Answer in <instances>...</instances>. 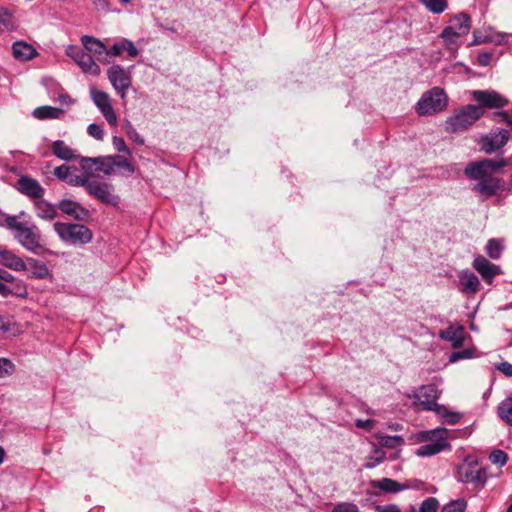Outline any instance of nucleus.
I'll return each instance as SVG.
<instances>
[{"mask_svg":"<svg viewBox=\"0 0 512 512\" xmlns=\"http://www.w3.org/2000/svg\"><path fill=\"white\" fill-rule=\"evenodd\" d=\"M505 165L503 159H484L468 163L464 173L469 179L477 181L472 190L479 193L483 199H487L497 194L500 189V180L494 177V174Z\"/></svg>","mask_w":512,"mask_h":512,"instance_id":"nucleus-1","label":"nucleus"},{"mask_svg":"<svg viewBox=\"0 0 512 512\" xmlns=\"http://www.w3.org/2000/svg\"><path fill=\"white\" fill-rule=\"evenodd\" d=\"M14 239L27 251L37 254L43 248L41 232L35 224L21 222L11 224Z\"/></svg>","mask_w":512,"mask_h":512,"instance_id":"nucleus-2","label":"nucleus"},{"mask_svg":"<svg viewBox=\"0 0 512 512\" xmlns=\"http://www.w3.org/2000/svg\"><path fill=\"white\" fill-rule=\"evenodd\" d=\"M483 116V110L476 105H467L447 118L445 121V131L448 133H458L468 129L477 120Z\"/></svg>","mask_w":512,"mask_h":512,"instance_id":"nucleus-3","label":"nucleus"},{"mask_svg":"<svg viewBox=\"0 0 512 512\" xmlns=\"http://www.w3.org/2000/svg\"><path fill=\"white\" fill-rule=\"evenodd\" d=\"M447 437L448 430L441 427L420 432L418 439L420 441H427L429 443L419 447L416 451V455L421 457H428L440 453L445 448L449 447Z\"/></svg>","mask_w":512,"mask_h":512,"instance_id":"nucleus-4","label":"nucleus"},{"mask_svg":"<svg viewBox=\"0 0 512 512\" xmlns=\"http://www.w3.org/2000/svg\"><path fill=\"white\" fill-rule=\"evenodd\" d=\"M53 227L62 241L72 245H84L93 238L92 231L82 224L56 222Z\"/></svg>","mask_w":512,"mask_h":512,"instance_id":"nucleus-5","label":"nucleus"},{"mask_svg":"<svg viewBox=\"0 0 512 512\" xmlns=\"http://www.w3.org/2000/svg\"><path fill=\"white\" fill-rule=\"evenodd\" d=\"M448 104V97L443 89L434 87L425 92L416 104L419 115H434L443 111Z\"/></svg>","mask_w":512,"mask_h":512,"instance_id":"nucleus-6","label":"nucleus"},{"mask_svg":"<svg viewBox=\"0 0 512 512\" xmlns=\"http://www.w3.org/2000/svg\"><path fill=\"white\" fill-rule=\"evenodd\" d=\"M471 28V19L468 14L460 13L452 17L449 25L442 31L440 37L449 44L455 43L456 39L465 36Z\"/></svg>","mask_w":512,"mask_h":512,"instance_id":"nucleus-7","label":"nucleus"},{"mask_svg":"<svg viewBox=\"0 0 512 512\" xmlns=\"http://www.w3.org/2000/svg\"><path fill=\"white\" fill-rule=\"evenodd\" d=\"M489 475L486 468H478L476 463L464 462L458 467V479L467 484L484 487Z\"/></svg>","mask_w":512,"mask_h":512,"instance_id":"nucleus-8","label":"nucleus"},{"mask_svg":"<svg viewBox=\"0 0 512 512\" xmlns=\"http://www.w3.org/2000/svg\"><path fill=\"white\" fill-rule=\"evenodd\" d=\"M409 397L416 399L417 405L421 409L441 413L440 405L437 404L439 392L435 385L430 384L422 386L418 391H415L412 395H409Z\"/></svg>","mask_w":512,"mask_h":512,"instance_id":"nucleus-9","label":"nucleus"},{"mask_svg":"<svg viewBox=\"0 0 512 512\" xmlns=\"http://www.w3.org/2000/svg\"><path fill=\"white\" fill-rule=\"evenodd\" d=\"M66 55L73 59L84 73L94 76L100 74V67L93 57L80 47L69 45L66 49Z\"/></svg>","mask_w":512,"mask_h":512,"instance_id":"nucleus-10","label":"nucleus"},{"mask_svg":"<svg viewBox=\"0 0 512 512\" xmlns=\"http://www.w3.org/2000/svg\"><path fill=\"white\" fill-rule=\"evenodd\" d=\"M107 76L113 88L119 96L124 99L131 86L130 72L125 70L121 65L114 64L109 67Z\"/></svg>","mask_w":512,"mask_h":512,"instance_id":"nucleus-11","label":"nucleus"},{"mask_svg":"<svg viewBox=\"0 0 512 512\" xmlns=\"http://www.w3.org/2000/svg\"><path fill=\"white\" fill-rule=\"evenodd\" d=\"M90 95L94 104L100 110L108 124L111 126H116L117 115L112 107L111 98L108 93L98 90L95 87H91Z\"/></svg>","mask_w":512,"mask_h":512,"instance_id":"nucleus-12","label":"nucleus"},{"mask_svg":"<svg viewBox=\"0 0 512 512\" xmlns=\"http://www.w3.org/2000/svg\"><path fill=\"white\" fill-rule=\"evenodd\" d=\"M473 100H475L483 111L485 109H498L507 105L508 101L495 90H474L471 93Z\"/></svg>","mask_w":512,"mask_h":512,"instance_id":"nucleus-13","label":"nucleus"},{"mask_svg":"<svg viewBox=\"0 0 512 512\" xmlns=\"http://www.w3.org/2000/svg\"><path fill=\"white\" fill-rule=\"evenodd\" d=\"M87 192L104 204L116 206L119 197L113 193V186L107 182L92 180Z\"/></svg>","mask_w":512,"mask_h":512,"instance_id":"nucleus-14","label":"nucleus"},{"mask_svg":"<svg viewBox=\"0 0 512 512\" xmlns=\"http://www.w3.org/2000/svg\"><path fill=\"white\" fill-rule=\"evenodd\" d=\"M509 140V132L505 129H497L491 131L485 136H482L479 140L481 150L487 154H491L494 151L502 148Z\"/></svg>","mask_w":512,"mask_h":512,"instance_id":"nucleus-15","label":"nucleus"},{"mask_svg":"<svg viewBox=\"0 0 512 512\" xmlns=\"http://www.w3.org/2000/svg\"><path fill=\"white\" fill-rule=\"evenodd\" d=\"M16 188L21 194L36 200L42 198L45 193V189L36 179L25 175L19 177Z\"/></svg>","mask_w":512,"mask_h":512,"instance_id":"nucleus-16","label":"nucleus"},{"mask_svg":"<svg viewBox=\"0 0 512 512\" xmlns=\"http://www.w3.org/2000/svg\"><path fill=\"white\" fill-rule=\"evenodd\" d=\"M473 267L489 284L492 283V280L496 275L501 273V269L498 265L491 263L483 256L475 257Z\"/></svg>","mask_w":512,"mask_h":512,"instance_id":"nucleus-17","label":"nucleus"},{"mask_svg":"<svg viewBox=\"0 0 512 512\" xmlns=\"http://www.w3.org/2000/svg\"><path fill=\"white\" fill-rule=\"evenodd\" d=\"M57 207L66 215L73 217L76 220H86L89 216V211L81 204L70 199L61 200Z\"/></svg>","mask_w":512,"mask_h":512,"instance_id":"nucleus-18","label":"nucleus"},{"mask_svg":"<svg viewBox=\"0 0 512 512\" xmlns=\"http://www.w3.org/2000/svg\"><path fill=\"white\" fill-rule=\"evenodd\" d=\"M0 264L16 272L27 270V264L24 259L16 255L13 251L1 247Z\"/></svg>","mask_w":512,"mask_h":512,"instance_id":"nucleus-19","label":"nucleus"},{"mask_svg":"<svg viewBox=\"0 0 512 512\" xmlns=\"http://www.w3.org/2000/svg\"><path fill=\"white\" fill-rule=\"evenodd\" d=\"M439 338H441L442 340L451 342V344L454 348H459L463 345L464 339H465L464 327L461 325L456 326V327L449 326L447 329L441 330L439 332Z\"/></svg>","mask_w":512,"mask_h":512,"instance_id":"nucleus-20","label":"nucleus"},{"mask_svg":"<svg viewBox=\"0 0 512 512\" xmlns=\"http://www.w3.org/2000/svg\"><path fill=\"white\" fill-rule=\"evenodd\" d=\"M123 52H127V57L132 59L139 55V50L135 47L134 43L128 39H122L121 41L113 44L108 49L107 56H120Z\"/></svg>","mask_w":512,"mask_h":512,"instance_id":"nucleus-21","label":"nucleus"},{"mask_svg":"<svg viewBox=\"0 0 512 512\" xmlns=\"http://www.w3.org/2000/svg\"><path fill=\"white\" fill-rule=\"evenodd\" d=\"M81 43L89 54L92 53L94 56L98 57L99 60H101L100 57L102 55L107 56L108 48L99 39L85 35L81 37Z\"/></svg>","mask_w":512,"mask_h":512,"instance_id":"nucleus-22","label":"nucleus"},{"mask_svg":"<svg viewBox=\"0 0 512 512\" xmlns=\"http://www.w3.org/2000/svg\"><path fill=\"white\" fill-rule=\"evenodd\" d=\"M12 53L19 61H28L38 55L34 46L23 41H17L12 45Z\"/></svg>","mask_w":512,"mask_h":512,"instance_id":"nucleus-23","label":"nucleus"},{"mask_svg":"<svg viewBox=\"0 0 512 512\" xmlns=\"http://www.w3.org/2000/svg\"><path fill=\"white\" fill-rule=\"evenodd\" d=\"M370 486L386 493H398L408 488V486L401 484L391 478L372 480L370 482Z\"/></svg>","mask_w":512,"mask_h":512,"instance_id":"nucleus-24","label":"nucleus"},{"mask_svg":"<svg viewBox=\"0 0 512 512\" xmlns=\"http://www.w3.org/2000/svg\"><path fill=\"white\" fill-rule=\"evenodd\" d=\"M53 154L64 161H73L79 158L77 152L70 148L64 141L56 140L52 143Z\"/></svg>","mask_w":512,"mask_h":512,"instance_id":"nucleus-25","label":"nucleus"},{"mask_svg":"<svg viewBox=\"0 0 512 512\" xmlns=\"http://www.w3.org/2000/svg\"><path fill=\"white\" fill-rule=\"evenodd\" d=\"M459 282L462 286V293L474 294L478 291L480 281L478 277L469 271H463L459 274Z\"/></svg>","mask_w":512,"mask_h":512,"instance_id":"nucleus-26","label":"nucleus"},{"mask_svg":"<svg viewBox=\"0 0 512 512\" xmlns=\"http://www.w3.org/2000/svg\"><path fill=\"white\" fill-rule=\"evenodd\" d=\"M34 207L36 215L43 220L51 221L57 216L56 207L42 198L34 202Z\"/></svg>","mask_w":512,"mask_h":512,"instance_id":"nucleus-27","label":"nucleus"},{"mask_svg":"<svg viewBox=\"0 0 512 512\" xmlns=\"http://www.w3.org/2000/svg\"><path fill=\"white\" fill-rule=\"evenodd\" d=\"M27 264V270L29 269L31 272V277L37 278V279H45L49 275V269L47 265L39 261L35 258L28 257L26 259Z\"/></svg>","mask_w":512,"mask_h":512,"instance_id":"nucleus-28","label":"nucleus"},{"mask_svg":"<svg viewBox=\"0 0 512 512\" xmlns=\"http://www.w3.org/2000/svg\"><path fill=\"white\" fill-rule=\"evenodd\" d=\"M64 114V110L52 106H40L33 110L32 115L36 119H59Z\"/></svg>","mask_w":512,"mask_h":512,"instance_id":"nucleus-29","label":"nucleus"},{"mask_svg":"<svg viewBox=\"0 0 512 512\" xmlns=\"http://www.w3.org/2000/svg\"><path fill=\"white\" fill-rule=\"evenodd\" d=\"M108 159L111 160L113 172H115V168L122 169L129 175L133 174L135 171L133 164L129 161L127 157L121 155H111L108 156Z\"/></svg>","mask_w":512,"mask_h":512,"instance_id":"nucleus-30","label":"nucleus"},{"mask_svg":"<svg viewBox=\"0 0 512 512\" xmlns=\"http://www.w3.org/2000/svg\"><path fill=\"white\" fill-rule=\"evenodd\" d=\"M499 417L512 426V397L503 400L497 408Z\"/></svg>","mask_w":512,"mask_h":512,"instance_id":"nucleus-31","label":"nucleus"},{"mask_svg":"<svg viewBox=\"0 0 512 512\" xmlns=\"http://www.w3.org/2000/svg\"><path fill=\"white\" fill-rule=\"evenodd\" d=\"M376 438L378 439L379 445L381 447H386V448H390V449L400 447L404 444L403 437L398 436V435H394V436L377 435Z\"/></svg>","mask_w":512,"mask_h":512,"instance_id":"nucleus-32","label":"nucleus"},{"mask_svg":"<svg viewBox=\"0 0 512 512\" xmlns=\"http://www.w3.org/2000/svg\"><path fill=\"white\" fill-rule=\"evenodd\" d=\"M430 12L440 14L448 6L447 0H419Z\"/></svg>","mask_w":512,"mask_h":512,"instance_id":"nucleus-33","label":"nucleus"},{"mask_svg":"<svg viewBox=\"0 0 512 512\" xmlns=\"http://www.w3.org/2000/svg\"><path fill=\"white\" fill-rule=\"evenodd\" d=\"M386 458V453L378 448L375 447L373 454L368 457L367 462L365 463V468L372 469L375 468L377 465L381 464Z\"/></svg>","mask_w":512,"mask_h":512,"instance_id":"nucleus-34","label":"nucleus"},{"mask_svg":"<svg viewBox=\"0 0 512 512\" xmlns=\"http://www.w3.org/2000/svg\"><path fill=\"white\" fill-rule=\"evenodd\" d=\"M439 502L434 497H428L422 501L418 509L411 508V512H437Z\"/></svg>","mask_w":512,"mask_h":512,"instance_id":"nucleus-35","label":"nucleus"},{"mask_svg":"<svg viewBox=\"0 0 512 512\" xmlns=\"http://www.w3.org/2000/svg\"><path fill=\"white\" fill-rule=\"evenodd\" d=\"M503 251V245L496 239H490L486 245V252L492 259H499Z\"/></svg>","mask_w":512,"mask_h":512,"instance_id":"nucleus-36","label":"nucleus"},{"mask_svg":"<svg viewBox=\"0 0 512 512\" xmlns=\"http://www.w3.org/2000/svg\"><path fill=\"white\" fill-rule=\"evenodd\" d=\"M96 159V167L95 172H102L105 175H112L113 168L111 165V160L108 159V156L106 157H95Z\"/></svg>","mask_w":512,"mask_h":512,"instance_id":"nucleus-37","label":"nucleus"},{"mask_svg":"<svg viewBox=\"0 0 512 512\" xmlns=\"http://www.w3.org/2000/svg\"><path fill=\"white\" fill-rule=\"evenodd\" d=\"M467 503L464 499L452 500L441 509V512H465Z\"/></svg>","mask_w":512,"mask_h":512,"instance_id":"nucleus-38","label":"nucleus"},{"mask_svg":"<svg viewBox=\"0 0 512 512\" xmlns=\"http://www.w3.org/2000/svg\"><path fill=\"white\" fill-rule=\"evenodd\" d=\"M91 181L92 180H90L89 177L85 174L80 175V174H75V173L71 172V174L67 180V183L69 185H73V186L84 187L87 190L88 185L91 183Z\"/></svg>","mask_w":512,"mask_h":512,"instance_id":"nucleus-39","label":"nucleus"},{"mask_svg":"<svg viewBox=\"0 0 512 512\" xmlns=\"http://www.w3.org/2000/svg\"><path fill=\"white\" fill-rule=\"evenodd\" d=\"M14 372V363L7 358H0V378L11 376Z\"/></svg>","mask_w":512,"mask_h":512,"instance_id":"nucleus-40","label":"nucleus"},{"mask_svg":"<svg viewBox=\"0 0 512 512\" xmlns=\"http://www.w3.org/2000/svg\"><path fill=\"white\" fill-rule=\"evenodd\" d=\"M25 214L24 211L20 212L19 215H8L0 210V226L6 227L11 230L12 225L16 222L17 219H20L21 216Z\"/></svg>","mask_w":512,"mask_h":512,"instance_id":"nucleus-41","label":"nucleus"},{"mask_svg":"<svg viewBox=\"0 0 512 512\" xmlns=\"http://www.w3.org/2000/svg\"><path fill=\"white\" fill-rule=\"evenodd\" d=\"M489 460L500 467L504 466L508 461V455L502 450H494L489 456Z\"/></svg>","mask_w":512,"mask_h":512,"instance_id":"nucleus-42","label":"nucleus"},{"mask_svg":"<svg viewBox=\"0 0 512 512\" xmlns=\"http://www.w3.org/2000/svg\"><path fill=\"white\" fill-rule=\"evenodd\" d=\"M77 169L75 167H70V166H67V165H60L58 167H56L54 169V175L59 179V180H62V181H66L68 180L71 172L73 171H76Z\"/></svg>","mask_w":512,"mask_h":512,"instance_id":"nucleus-43","label":"nucleus"},{"mask_svg":"<svg viewBox=\"0 0 512 512\" xmlns=\"http://www.w3.org/2000/svg\"><path fill=\"white\" fill-rule=\"evenodd\" d=\"M80 166L81 169L85 172V175L89 177V175H92L95 172L96 167V159L90 158V157H82L80 159Z\"/></svg>","mask_w":512,"mask_h":512,"instance_id":"nucleus-44","label":"nucleus"},{"mask_svg":"<svg viewBox=\"0 0 512 512\" xmlns=\"http://www.w3.org/2000/svg\"><path fill=\"white\" fill-rule=\"evenodd\" d=\"M112 144H113L114 149L118 153H124L127 156H131L132 155L131 150L127 147V145H126V143H125L123 138L118 137V136H113L112 137Z\"/></svg>","mask_w":512,"mask_h":512,"instance_id":"nucleus-45","label":"nucleus"},{"mask_svg":"<svg viewBox=\"0 0 512 512\" xmlns=\"http://www.w3.org/2000/svg\"><path fill=\"white\" fill-rule=\"evenodd\" d=\"M441 408V413H438L441 417L444 418V420L450 424V425H454L456 424L459 420H460V417L461 415L459 413H455V412H450L448 411L445 407L443 406H440Z\"/></svg>","mask_w":512,"mask_h":512,"instance_id":"nucleus-46","label":"nucleus"},{"mask_svg":"<svg viewBox=\"0 0 512 512\" xmlns=\"http://www.w3.org/2000/svg\"><path fill=\"white\" fill-rule=\"evenodd\" d=\"M0 24L6 28H11L12 24V13L5 7L0 6Z\"/></svg>","mask_w":512,"mask_h":512,"instance_id":"nucleus-47","label":"nucleus"},{"mask_svg":"<svg viewBox=\"0 0 512 512\" xmlns=\"http://www.w3.org/2000/svg\"><path fill=\"white\" fill-rule=\"evenodd\" d=\"M87 133L96 140H102L104 137L103 128L96 123H92L88 126Z\"/></svg>","mask_w":512,"mask_h":512,"instance_id":"nucleus-48","label":"nucleus"},{"mask_svg":"<svg viewBox=\"0 0 512 512\" xmlns=\"http://www.w3.org/2000/svg\"><path fill=\"white\" fill-rule=\"evenodd\" d=\"M332 512H359V508L352 503H339L332 509Z\"/></svg>","mask_w":512,"mask_h":512,"instance_id":"nucleus-49","label":"nucleus"},{"mask_svg":"<svg viewBox=\"0 0 512 512\" xmlns=\"http://www.w3.org/2000/svg\"><path fill=\"white\" fill-rule=\"evenodd\" d=\"M471 357H472V351L470 349H464L461 351L453 352L450 355L449 360H450V362H456L458 360L469 359Z\"/></svg>","mask_w":512,"mask_h":512,"instance_id":"nucleus-50","label":"nucleus"},{"mask_svg":"<svg viewBox=\"0 0 512 512\" xmlns=\"http://www.w3.org/2000/svg\"><path fill=\"white\" fill-rule=\"evenodd\" d=\"M376 421L374 419H356L355 420V426L357 428H360V429H363V430H366V431H371L375 425Z\"/></svg>","mask_w":512,"mask_h":512,"instance_id":"nucleus-51","label":"nucleus"},{"mask_svg":"<svg viewBox=\"0 0 512 512\" xmlns=\"http://www.w3.org/2000/svg\"><path fill=\"white\" fill-rule=\"evenodd\" d=\"M12 295L23 299L27 298L28 291L26 285L23 282L17 283L15 291H12Z\"/></svg>","mask_w":512,"mask_h":512,"instance_id":"nucleus-52","label":"nucleus"},{"mask_svg":"<svg viewBox=\"0 0 512 512\" xmlns=\"http://www.w3.org/2000/svg\"><path fill=\"white\" fill-rule=\"evenodd\" d=\"M375 512H401V509L396 504L377 505Z\"/></svg>","mask_w":512,"mask_h":512,"instance_id":"nucleus-53","label":"nucleus"},{"mask_svg":"<svg viewBox=\"0 0 512 512\" xmlns=\"http://www.w3.org/2000/svg\"><path fill=\"white\" fill-rule=\"evenodd\" d=\"M492 120L497 123H506L508 125L509 114L506 111L495 112L492 115Z\"/></svg>","mask_w":512,"mask_h":512,"instance_id":"nucleus-54","label":"nucleus"},{"mask_svg":"<svg viewBox=\"0 0 512 512\" xmlns=\"http://www.w3.org/2000/svg\"><path fill=\"white\" fill-rule=\"evenodd\" d=\"M492 54L489 52H482L478 54L477 62L480 66H488L491 62Z\"/></svg>","mask_w":512,"mask_h":512,"instance_id":"nucleus-55","label":"nucleus"},{"mask_svg":"<svg viewBox=\"0 0 512 512\" xmlns=\"http://www.w3.org/2000/svg\"><path fill=\"white\" fill-rule=\"evenodd\" d=\"M128 138L130 140H132L134 143L138 144V145H143L144 144V138L137 132V130L134 128V130L130 131L128 134H127Z\"/></svg>","mask_w":512,"mask_h":512,"instance_id":"nucleus-56","label":"nucleus"},{"mask_svg":"<svg viewBox=\"0 0 512 512\" xmlns=\"http://www.w3.org/2000/svg\"><path fill=\"white\" fill-rule=\"evenodd\" d=\"M498 370L501 371L504 375L508 377H512V364L509 362H502L498 365Z\"/></svg>","mask_w":512,"mask_h":512,"instance_id":"nucleus-57","label":"nucleus"},{"mask_svg":"<svg viewBox=\"0 0 512 512\" xmlns=\"http://www.w3.org/2000/svg\"><path fill=\"white\" fill-rule=\"evenodd\" d=\"M15 280V277L9 273L8 271L0 268V281L2 283L4 282H13Z\"/></svg>","mask_w":512,"mask_h":512,"instance_id":"nucleus-58","label":"nucleus"},{"mask_svg":"<svg viewBox=\"0 0 512 512\" xmlns=\"http://www.w3.org/2000/svg\"><path fill=\"white\" fill-rule=\"evenodd\" d=\"M0 295L3 297H8L12 295V290L8 288L4 283L0 284Z\"/></svg>","mask_w":512,"mask_h":512,"instance_id":"nucleus-59","label":"nucleus"},{"mask_svg":"<svg viewBox=\"0 0 512 512\" xmlns=\"http://www.w3.org/2000/svg\"><path fill=\"white\" fill-rule=\"evenodd\" d=\"M58 101L63 105H69L72 103L71 97L67 94H60Z\"/></svg>","mask_w":512,"mask_h":512,"instance_id":"nucleus-60","label":"nucleus"},{"mask_svg":"<svg viewBox=\"0 0 512 512\" xmlns=\"http://www.w3.org/2000/svg\"><path fill=\"white\" fill-rule=\"evenodd\" d=\"M473 35H474V41L472 44H480V43H484L487 41V38L482 37L480 35V32H478V31H474Z\"/></svg>","mask_w":512,"mask_h":512,"instance_id":"nucleus-61","label":"nucleus"},{"mask_svg":"<svg viewBox=\"0 0 512 512\" xmlns=\"http://www.w3.org/2000/svg\"><path fill=\"white\" fill-rule=\"evenodd\" d=\"M124 129L126 134H128L130 131L134 130V126L129 120L124 121Z\"/></svg>","mask_w":512,"mask_h":512,"instance_id":"nucleus-62","label":"nucleus"},{"mask_svg":"<svg viewBox=\"0 0 512 512\" xmlns=\"http://www.w3.org/2000/svg\"><path fill=\"white\" fill-rule=\"evenodd\" d=\"M8 330H9V328H8L7 324L5 323L3 316L0 315V331L6 332Z\"/></svg>","mask_w":512,"mask_h":512,"instance_id":"nucleus-63","label":"nucleus"},{"mask_svg":"<svg viewBox=\"0 0 512 512\" xmlns=\"http://www.w3.org/2000/svg\"><path fill=\"white\" fill-rule=\"evenodd\" d=\"M6 452L2 446H0V465L4 462Z\"/></svg>","mask_w":512,"mask_h":512,"instance_id":"nucleus-64","label":"nucleus"}]
</instances>
